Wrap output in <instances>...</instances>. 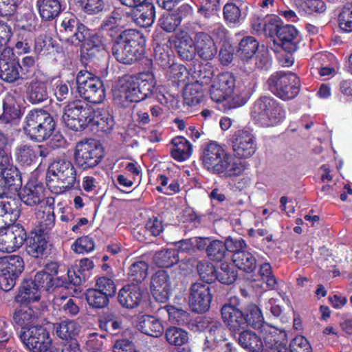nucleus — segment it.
Here are the masks:
<instances>
[{"instance_id": "obj_15", "label": "nucleus", "mask_w": 352, "mask_h": 352, "mask_svg": "<svg viewBox=\"0 0 352 352\" xmlns=\"http://www.w3.org/2000/svg\"><path fill=\"white\" fill-rule=\"evenodd\" d=\"M113 102L118 107L126 108L133 102H140L144 98L138 91L133 76H125L113 91Z\"/></svg>"}, {"instance_id": "obj_18", "label": "nucleus", "mask_w": 352, "mask_h": 352, "mask_svg": "<svg viewBox=\"0 0 352 352\" xmlns=\"http://www.w3.org/2000/svg\"><path fill=\"white\" fill-rule=\"evenodd\" d=\"M21 201L25 205L34 207L47 206L48 201L43 184L36 181H29L19 192Z\"/></svg>"}, {"instance_id": "obj_34", "label": "nucleus", "mask_w": 352, "mask_h": 352, "mask_svg": "<svg viewBox=\"0 0 352 352\" xmlns=\"http://www.w3.org/2000/svg\"><path fill=\"white\" fill-rule=\"evenodd\" d=\"M32 279H24L22 282L19 293L16 296V300L21 303H30L40 300V292L35 287Z\"/></svg>"}, {"instance_id": "obj_14", "label": "nucleus", "mask_w": 352, "mask_h": 352, "mask_svg": "<svg viewBox=\"0 0 352 352\" xmlns=\"http://www.w3.org/2000/svg\"><path fill=\"white\" fill-rule=\"evenodd\" d=\"M12 56V48L4 49L0 54V78L9 83L27 78L26 72H24L19 60Z\"/></svg>"}, {"instance_id": "obj_62", "label": "nucleus", "mask_w": 352, "mask_h": 352, "mask_svg": "<svg viewBox=\"0 0 352 352\" xmlns=\"http://www.w3.org/2000/svg\"><path fill=\"white\" fill-rule=\"evenodd\" d=\"M6 215L11 221H15L20 215L19 201L8 195L6 200L4 216Z\"/></svg>"}, {"instance_id": "obj_47", "label": "nucleus", "mask_w": 352, "mask_h": 352, "mask_svg": "<svg viewBox=\"0 0 352 352\" xmlns=\"http://www.w3.org/2000/svg\"><path fill=\"white\" fill-rule=\"evenodd\" d=\"M94 266L93 261L89 258L81 259L77 272L74 270H68L67 272L69 283L75 286L80 285L82 282L85 281V277L82 275V272L91 270Z\"/></svg>"}, {"instance_id": "obj_6", "label": "nucleus", "mask_w": 352, "mask_h": 352, "mask_svg": "<svg viewBox=\"0 0 352 352\" xmlns=\"http://www.w3.org/2000/svg\"><path fill=\"white\" fill-rule=\"evenodd\" d=\"M93 111L94 108L85 102L74 100L64 107L62 119L69 129L81 131L89 126Z\"/></svg>"}, {"instance_id": "obj_25", "label": "nucleus", "mask_w": 352, "mask_h": 352, "mask_svg": "<svg viewBox=\"0 0 352 352\" xmlns=\"http://www.w3.org/2000/svg\"><path fill=\"white\" fill-rule=\"evenodd\" d=\"M27 94L28 101L33 104L47 102L50 99L47 82L38 77L32 79L28 87Z\"/></svg>"}, {"instance_id": "obj_61", "label": "nucleus", "mask_w": 352, "mask_h": 352, "mask_svg": "<svg viewBox=\"0 0 352 352\" xmlns=\"http://www.w3.org/2000/svg\"><path fill=\"white\" fill-rule=\"evenodd\" d=\"M352 4L346 3L338 15L340 28L346 32H352Z\"/></svg>"}, {"instance_id": "obj_37", "label": "nucleus", "mask_w": 352, "mask_h": 352, "mask_svg": "<svg viewBox=\"0 0 352 352\" xmlns=\"http://www.w3.org/2000/svg\"><path fill=\"white\" fill-rule=\"evenodd\" d=\"M232 261L236 267L247 273L252 272L256 267L255 257L250 252L245 250L233 254Z\"/></svg>"}, {"instance_id": "obj_7", "label": "nucleus", "mask_w": 352, "mask_h": 352, "mask_svg": "<svg viewBox=\"0 0 352 352\" xmlns=\"http://www.w3.org/2000/svg\"><path fill=\"white\" fill-rule=\"evenodd\" d=\"M48 170L53 176V178L50 177L47 180L48 185L50 187L59 188L60 191L71 188L76 181V168L68 160H54L49 166Z\"/></svg>"}, {"instance_id": "obj_52", "label": "nucleus", "mask_w": 352, "mask_h": 352, "mask_svg": "<svg viewBox=\"0 0 352 352\" xmlns=\"http://www.w3.org/2000/svg\"><path fill=\"white\" fill-rule=\"evenodd\" d=\"M269 62V50L264 45H262L260 48L259 47H258V50L254 56L252 61L250 62L249 65H246L245 69L248 72H252L256 67L258 69H263L267 65Z\"/></svg>"}, {"instance_id": "obj_36", "label": "nucleus", "mask_w": 352, "mask_h": 352, "mask_svg": "<svg viewBox=\"0 0 352 352\" xmlns=\"http://www.w3.org/2000/svg\"><path fill=\"white\" fill-rule=\"evenodd\" d=\"M133 80L144 99L153 94L156 82L152 73H141L137 77H133Z\"/></svg>"}, {"instance_id": "obj_10", "label": "nucleus", "mask_w": 352, "mask_h": 352, "mask_svg": "<svg viewBox=\"0 0 352 352\" xmlns=\"http://www.w3.org/2000/svg\"><path fill=\"white\" fill-rule=\"evenodd\" d=\"M77 89L81 98L92 103H100L105 97L102 80L91 74L80 71L76 77Z\"/></svg>"}, {"instance_id": "obj_48", "label": "nucleus", "mask_w": 352, "mask_h": 352, "mask_svg": "<svg viewBox=\"0 0 352 352\" xmlns=\"http://www.w3.org/2000/svg\"><path fill=\"white\" fill-rule=\"evenodd\" d=\"M206 254L208 258L214 262H221L228 256L226 245L220 240L210 241L207 246Z\"/></svg>"}, {"instance_id": "obj_12", "label": "nucleus", "mask_w": 352, "mask_h": 352, "mask_svg": "<svg viewBox=\"0 0 352 352\" xmlns=\"http://www.w3.org/2000/svg\"><path fill=\"white\" fill-rule=\"evenodd\" d=\"M215 286L203 282H196L189 289L188 302L192 311L205 313L209 310Z\"/></svg>"}, {"instance_id": "obj_21", "label": "nucleus", "mask_w": 352, "mask_h": 352, "mask_svg": "<svg viewBox=\"0 0 352 352\" xmlns=\"http://www.w3.org/2000/svg\"><path fill=\"white\" fill-rule=\"evenodd\" d=\"M123 15L131 18L140 27L147 28L154 22L155 16V6L151 3L144 1V3L131 9L129 12H125Z\"/></svg>"}, {"instance_id": "obj_5", "label": "nucleus", "mask_w": 352, "mask_h": 352, "mask_svg": "<svg viewBox=\"0 0 352 352\" xmlns=\"http://www.w3.org/2000/svg\"><path fill=\"white\" fill-rule=\"evenodd\" d=\"M251 115L254 120L267 127L278 124L285 116L283 109L276 100L265 96L254 102Z\"/></svg>"}, {"instance_id": "obj_41", "label": "nucleus", "mask_w": 352, "mask_h": 352, "mask_svg": "<svg viewBox=\"0 0 352 352\" xmlns=\"http://www.w3.org/2000/svg\"><path fill=\"white\" fill-rule=\"evenodd\" d=\"M2 107L3 113L0 114V121L3 123L10 122L21 116L20 107L11 96H8L3 100Z\"/></svg>"}, {"instance_id": "obj_20", "label": "nucleus", "mask_w": 352, "mask_h": 352, "mask_svg": "<svg viewBox=\"0 0 352 352\" xmlns=\"http://www.w3.org/2000/svg\"><path fill=\"white\" fill-rule=\"evenodd\" d=\"M151 291L156 301L162 303L168 301L171 291V281L166 271L158 270L152 276Z\"/></svg>"}, {"instance_id": "obj_13", "label": "nucleus", "mask_w": 352, "mask_h": 352, "mask_svg": "<svg viewBox=\"0 0 352 352\" xmlns=\"http://www.w3.org/2000/svg\"><path fill=\"white\" fill-rule=\"evenodd\" d=\"M90 30L81 23L76 17H65L60 25V37L65 43L79 46L89 36Z\"/></svg>"}, {"instance_id": "obj_57", "label": "nucleus", "mask_w": 352, "mask_h": 352, "mask_svg": "<svg viewBox=\"0 0 352 352\" xmlns=\"http://www.w3.org/2000/svg\"><path fill=\"white\" fill-rule=\"evenodd\" d=\"M205 352H232V344L227 342L226 338L217 341H210L207 338L204 344Z\"/></svg>"}, {"instance_id": "obj_29", "label": "nucleus", "mask_w": 352, "mask_h": 352, "mask_svg": "<svg viewBox=\"0 0 352 352\" xmlns=\"http://www.w3.org/2000/svg\"><path fill=\"white\" fill-rule=\"evenodd\" d=\"M258 47V42L253 36H245L241 39L239 43L236 55L245 67L249 65L250 62L252 61Z\"/></svg>"}, {"instance_id": "obj_33", "label": "nucleus", "mask_w": 352, "mask_h": 352, "mask_svg": "<svg viewBox=\"0 0 352 352\" xmlns=\"http://www.w3.org/2000/svg\"><path fill=\"white\" fill-rule=\"evenodd\" d=\"M245 167L241 162H236L232 156L227 154L217 168H214V174H223L226 177H232L240 175Z\"/></svg>"}, {"instance_id": "obj_56", "label": "nucleus", "mask_w": 352, "mask_h": 352, "mask_svg": "<svg viewBox=\"0 0 352 352\" xmlns=\"http://www.w3.org/2000/svg\"><path fill=\"white\" fill-rule=\"evenodd\" d=\"M197 271L201 280L206 284H209L214 281V275L216 268L214 265L206 261H200L197 262Z\"/></svg>"}, {"instance_id": "obj_44", "label": "nucleus", "mask_w": 352, "mask_h": 352, "mask_svg": "<svg viewBox=\"0 0 352 352\" xmlns=\"http://www.w3.org/2000/svg\"><path fill=\"white\" fill-rule=\"evenodd\" d=\"M16 159L22 166L30 167L36 163L33 145L21 144L16 149Z\"/></svg>"}, {"instance_id": "obj_27", "label": "nucleus", "mask_w": 352, "mask_h": 352, "mask_svg": "<svg viewBox=\"0 0 352 352\" xmlns=\"http://www.w3.org/2000/svg\"><path fill=\"white\" fill-rule=\"evenodd\" d=\"M226 155V152L219 144L214 142H210L203 152V164L214 173V168H217Z\"/></svg>"}, {"instance_id": "obj_4", "label": "nucleus", "mask_w": 352, "mask_h": 352, "mask_svg": "<svg viewBox=\"0 0 352 352\" xmlns=\"http://www.w3.org/2000/svg\"><path fill=\"white\" fill-rule=\"evenodd\" d=\"M266 34L272 37L276 36L278 41L274 40L283 50L289 54L297 50L299 42L298 31L292 25H283V21L277 16L271 18L268 23L264 25Z\"/></svg>"}, {"instance_id": "obj_28", "label": "nucleus", "mask_w": 352, "mask_h": 352, "mask_svg": "<svg viewBox=\"0 0 352 352\" xmlns=\"http://www.w3.org/2000/svg\"><path fill=\"white\" fill-rule=\"evenodd\" d=\"M236 341L238 344L248 352H263L265 350V344L254 331L250 329H242Z\"/></svg>"}, {"instance_id": "obj_55", "label": "nucleus", "mask_w": 352, "mask_h": 352, "mask_svg": "<svg viewBox=\"0 0 352 352\" xmlns=\"http://www.w3.org/2000/svg\"><path fill=\"white\" fill-rule=\"evenodd\" d=\"M148 264L142 261L133 263L129 269L128 275L131 281L141 283L147 276Z\"/></svg>"}, {"instance_id": "obj_23", "label": "nucleus", "mask_w": 352, "mask_h": 352, "mask_svg": "<svg viewBox=\"0 0 352 352\" xmlns=\"http://www.w3.org/2000/svg\"><path fill=\"white\" fill-rule=\"evenodd\" d=\"M22 186L21 173L16 168L0 172V197L16 192Z\"/></svg>"}, {"instance_id": "obj_39", "label": "nucleus", "mask_w": 352, "mask_h": 352, "mask_svg": "<svg viewBox=\"0 0 352 352\" xmlns=\"http://www.w3.org/2000/svg\"><path fill=\"white\" fill-rule=\"evenodd\" d=\"M184 100L189 106L198 104L204 98L203 85L198 80L187 85L183 92Z\"/></svg>"}, {"instance_id": "obj_42", "label": "nucleus", "mask_w": 352, "mask_h": 352, "mask_svg": "<svg viewBox=\"0 0 352 352\" xmlns=\"http://www.w3.org/2000/svg\"><path fill=\"white\" fill-rule=\"evenodd\" d=\"M100 327L111 335H117L122 329V320L116 314L107 312L100 319Z\"/></svg>"}, {"instance_id": "obj_31", "label": "nucleus", "mask_w": 352, "mask_h": 352, "mask_svg": "<svg viewBox=\"0 0 352 352\" xmlns=\"http://www.w3.org/2000/svg\"><path fill=\"white\" fill-rule=\"evenodd\" d=\"M175 47L182 60L190 61L195 57V39L193 40L187 33L177 36Z\"/></svg>"}, {"instance_id": "obj_22", "label": "nucleus", "mask_w": 352, "mask_h": 352, "mask_svg": "<svg viewBox=\"0 0 352 352\" xmlns=\"http://www.w3.org/2000/svg\"><path fill=\"white\" fill-rule=\"evenodd\" d=\"M80 47V60L83 63L98 59L103 47L99 36L89 31V36L79 45Z\"/></svg>"}, {"instance_id": "obj_40", "label": "nucleus", "mask_w": 352, "mask_h": 352, "mask_svg": "<svg viewBox=\"0 0 352 352\" xmlns=\"http://www.w3.org/2000/svg\"><path fill=\"white\" fill-rule=\"evenodd\" d=\"M173 148L171 151L172 157L179 161H184L191 155V144L183 137L179 136L172 140Z\"/></svg>"}, {"instance_id": "obj_30", "label": "nucleus", "mask_w": 352, "mask_h": 352, "mask_svg": "<svg viewBox=\"0 0 352 352\" xmlns=\"http://www.w3.org/2000/svg\"><path fill=\"white\" fill-rule=\"evenodd\" d=\"M137 327L142 333L155 338L160 337L164 332V327L161 322L151 315L139 316Z\"/></svg>"}, {"instance_id": "obj_51", "label": "nucleus", "mask_w": 352, "mask_h": 352, "mask_svg": "<svg viewBox=\"0 0 352 352\" xmlns=\"http://www.w3.org/2000/svg\"><path fill=\"white\" fill-rule=\"evenodd\" d=\"M76 5L84 13L89 15L98 14L105 8L104 0H76Z\"/></svg>"}, {"instance_id": "obj_3", "label": "nucleus", "mask_w": 352, "mask_h": 352, "mask_svg": "<svg viewBox=\"0 0 352 352\" xmlns=\"http://www.w3.org/2000/svg\"><path fill=\"white\" fill-rule=\"evenodd\" d=\"M55 127L56 122L48 111L34 109L25 116L23 129L30 140L42 142L52 136Z\"/></svg>"}, {"instance_id": "obj_19", "label": "nucleus", "mask_w": 352, "mask_h": 352, "mask_svg": "<svg viewBox=\"0 0 352 352\" xmlns=\"http://www.w3.org/2000/svg\"><path fill=\"white\" fill-rule=\"evenodd\" d=\"M234 155L239 158H249L256 151V144L252 134L246 130H239L232 138Z\"/></svg>"}, {"instance_id": "obj_24", "label": "nucleus", "mask_w": 352, "mask_h": 352, "mask_svg": "<svg viewBox=\"0 0 352 352\" xmlns=\"http://www.w3.org/2000/svg\"><path fill=\"white\" fill-rule=\"evenodd\" d=\"M143 295L144 291L138 284H128L119 291L118 300L122 307L133 309L140 305Z\"/></svg>"}, {"instance_id": "obj_8", "label": "nucleus", "mask_w": 352, "mask_h": 352, "mask_svg": "<svg viewBox=\"0 0 352 352\" xmlns=\"http://www.w3.org/2000/svg\"><path fill=\"white\" fill-rule=\"evenodd\" d=\"M269 89L283 100L294 98L299 92L300 80L292 72H276L267 80Z\"/></svg>"}, {"instance_id": "obj_11", "label": "nucleus", "mask_w": 352, "mask_h": 352, "mask_svg": "<svg viewBox=\"0 0 352 352\" xmlns=\"http://www.w3.org/2000/svg\"><path fill=\"white\" fill-rule=\"evenodd\" d=\"M23 259L19 255L0 258V287L6 292L11 290L16 280L23 272Z\"/></svg>"}, {"instance_id": "obj_32", "label": "nucleus", "mask_w": 352, "mask_h": 352, "mask_svg": "<svg viewBox=\"0 0 352 352\" xmlns=\"http://www.w3.org/2000/svg\"><path fill=\"white\" fill-rule=\"evenodd\" d=\"M26 252L34 258H43L47 254L48 243L45 238L41 234H34L27 238Z\"/></svg>"}, {"instance_id": "obj_46", "label": "nucleus", "mask_w": 352, "mask_h": 352, "mask_svg": "<svg viewBox=\"0 0 352 352\" xmlns=\"http://www.w3.org/2000/svg\"><path fill=\"white\" fill-rule=\"evenodd\" d=\"M165 338L167 342L173 346H181L188 342V333L177 327H168L165 331Z\"/></svg>"}, {"instance_id": "obj_26", "label": "nucleus", "mask_w": 352, "mask_h": 352, "mask_svg": "<svg viewBox=\"0 0 352 352\" xmlns=\"http://www.w3.org/2000/svg\"><path fill=\"white\" fill-rule=\"evenodd\" d=\"M196 54L203 60H211L217 53V47L212 37L203 32L195 36Z\"/></svg>"}, {"instance_id": "obj_58", "label": "nucleus", "mask_w": 352, "mask_h": 352, "mask_svg": "<svg viewBox=\"0 0 352 352\" xmlns=\"http://www.w3.org/2000/svg\"><path fill=\"white\" fill-rule=\"evenodd\" d=\"M212 82L214 83L216 86L223 89L224 92L230 95L234 88L235 79L232 74L225 72L219 74L214 79Z\"/></svg>"}, {"instance_id": "obj_43", "label": "nucleus", "mask_w": 352, "mask_h": 352, "mask_svg": "<svg viewBox=\"0 0 352 352\" xmlns=\"http://www.w3.org/2000/svg\"><path fill=\"white\" fill-rule=\"evenodd\" d=\"M93 119L89 126L95 127L97 131L107 132L112 129L114 122L113 117L107 111H93Z\"/></svg>"}, {"instance_id": "obj_60", "label": "nucleus", "mask_w": 352, "mask_h": 352, "mask_svg": "<svg viewBox=\"0 0 352 352\" xmlns=\"http://www.w3.org/2000/svg\"><path fill=\"white\" fill-rule=\"evenodd\" d=\"M55 47V41L50 36L41 35L35 39L34 50L38 54H48Z\"/></svg>"}, {"instance_id": "obj_54", "label": "nucleus", "mask_w": 352, "mask_h": 352, "mask_svg": "<svg viewBox=\"0 0 352 352\" xmlns=\"http://www.w3.org/2000/svg\"><path fill=\"white\" fill-rule=\"evenodd\" d=\"M182 16L179 13L166 12L159 20V25L167 32H174L180 25Z\"/></svg>"}, {"instance_id": "obj_53", "label": "nucleus", "mask_w": 352, "mask_h": 352, "mask_svg": "<svg viewBox=\"0 0 352 352\" xmlns=\"http://www.w3.org/2000/svg\"><path fill=\"white\" fill-rule=\"evenodd\" d=\"M34 318L33 309L26 305L20 306L13 314V321L22 327V329H24V326L32 322Z\"/></svg>"}, {"instance_id": "obj_59", "label": "nucleus", "mask_w": 352, "mask_h": 352, "mask_svg": "<svg viewBox=\"0 0 352 352\" xmlns=\"http://www.w3.org/2000/svg\"><path fill=\"white\" fill-rule=\"evenodd\" d=\"M93 289L107 295L109 298L114 296L116 293V287L114 282L104 276L98 278L96 287Z\"/></svg>"}, {"instance_id": "obj_2", "label": "nucleus", "mask_w": 352, "mask_h": 352, "mask_svg": "<svg viewBox=\"0 0 352 352\" xmlns=\"http://www.w3.org/2000/svg\"><path fill=\"white\" fill-rule=\"evenodd\" d=\"M112 42V54L121 63L133 64L144 55L145 39L138 31L131 29L122 31Z\"/></svg>"}, {"instance_id": "obj_45", "label": "nucleus", "mask_w": 352, "mask_h": 352, "mask_svg": "<svg viewBox=\"0 0 352 352\" xmlns=\"http://www.w3.org/2000/svg\"><path fill=\"white\" fill-rule=\"evenodd\" d=\"M80 326L72 320H64L58 324L56 333L62 340H76L75 337L80 331Z\"/></svg>"}, {"instance_id": "obj_63", "label": "nucleus", "mask_w": 352, "mask_h": 352, "mask_svg": "<svg viewBox=\"0 0 352 352\" xmlns=\"http://www.w3.org/2000/svg\"><path fill=\"white\" fill-rule=\"evenodd\" d=\"M43 211H38L37 217L41 219L40 225L43 229H51L54 226L55 217L50 206H43Z\"/></svg>"}, {"instance_id": "obj_38", "label": "nucleus", "mask_w": 352, "mask_h": 352, "mask_svg": "<svg viewBox=\"0 0 352 352\" xmlns=\"http://www.w3.org/2000/svg\"><path fill=\"white\" fill-rule=\"evenodd\" d=\"M153 260L159 267H169L177 263L179 258L177 250L164 249L156 252Z\"/></svg>"}, {"instance_id": "obj_1", "label": "nucleus", "mask_w": 352, "mask_h": 352, "mask_svg": "<svg viewBox=\"0 0 352 352\" xmlns=\"http://www.w3.org/2000/svg\"><path fill=\"white\" fill-rule=\"evenodd\" d=\"M220 312L223 323L234 337L246 327L260 328L264 321L258 307L248 303L244 297H231L221 306Z\"/></svg>"}, {"instance_id": "obj_16", "label": "nucleus", "mask_w": 352, "mask_h": 352, "mask_svg": "<svg viewBox=\"0 0 352 352\" xmlns=\"http://www.w3.org/2000/svg\"><path fill=\"white\" fill-rule=\"evenodd\" d=\"M21 340L32 352H45L52 343L50 333L42 326H32L24 330L20 335Z\"/></svg>"}, {"instance_id": "obj_17", "label": "nucleus", "mask_w": 352, "mask_h": 352, "mask_svg": "<svg viewBox=\"0 0 352 352\" xmlns=\"http://www.w3.org/2000/svg\"><path fill=\"white\" fill-rule=\"evenodd\" d=\"M27 239L25 229L17 225H12L0 230V251L13 252L19 250Z\"/></svg>"}, {"instance_id": "obj_50", "label": "nucleus", "mask_w": 352, "mask_h": 352, "mask_svg": "<svg viewBox=\"0 0 352 352\" xmlns=\"http://www.w3.org/2000/svg\"><path fill=\"white\" fill-rule=\"evenodd\" d=\"M85 298L88 305L94 309H103L109 303V298L107 295L101 294L93 288L88 289L85 293Z\"/></svg>"}, {"instance_id": "obj_9", "label": "nucleus", "mask_w": 352, "mask_h": 352, "mask_svg": "<svg viewBox=\"0 0 352 352\" xmlns=\"http://www.w3.org/2000/svg\"><path fill=\"white\" fill-rule=\"evenodd\" d=\"M104 156L102 144L97 140L90 139L76 144L74 158L76 165L84 170L95 167Z\"/></svg>"}, {"instance_id": "obj_49", "label": "nucleus", "mask_w": 352, "mask_h": 352, "mask_svg": "<svg viewBox=\"0 0 352 352\" xmlns=\"http://www.w3.org/2000/svg\"><path fill=\"white\" fill-rule=\"evenodd\" d=\"M238 277L237 271L226 263H221L220 267L216 269L214 281L217 280L222 284L231 285Z\"/></svg>"}, {"instance_id": "obj_64", "label": "nucleus", "mask_w": 352, "mask_h": 352, "mask_svg": "<svg viewBox=\"0 0 352 352\" xmlns=\"http://www.w3.org/2000/svg\"><path fill=\"white\" fill-rule=\"evenodd\" d=\"M291 352H311V347L308 340L303 336H296L289 344Z\"/></svg>"}, {"instance_id": "obj_35", "label": "nucleus", "mask_w": 352, "mask_h": 352, "mask_svg": "<svg viewBox=\"0 0 352 352\" xmlns=\"http://www.w3.org/2000/svg\"><path fill=\"white\" fill-rule=\"evenodd\" d=\"M36 6L41 19L51 21L60 12L61 5L59 0H37Z\"/></svg>"}]
</instances>
